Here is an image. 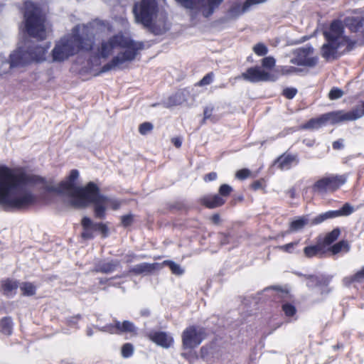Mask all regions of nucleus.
I'll return each mask as SVG.
<instances>
[{
  "label": "nucleus",
  "mask_w": 364,
  "mask_h": 364,
  "mask_svg": "<svg viewBox=\"0 0 364 364\" xmlns=\"http://www.w3.org/2000/svg\"><path fill=\"white\" fill-rule=\"evenodd\" d=\"M101 22V21H100ZM105 24L114 25L112 31L101 36H96L92 49L89 50L93 55L95 65L100 64V59H106L114 50H119L118 54L108 63L103 70L124 68L136 57L137 52L142 48L140 43L134 42L128 37L121 34V31L127 26L126 19L122 18L119 21L114 20L112 23Z\"/></svg>",
  "instance_id": "nucleus-1"
},
{
  "label": "nucleus",
  "mask_w": 364,
  "mask_h": 364,
  "mask_svg": "<svg viewBox=\"0 0 364 364\" xmlns=\"http://www.w3.org/2000/svg\"><path fill=\"white\" fill-rule=\"evenodd\" d=\"M0 178L2 179L3 186L7 188L9 191V198L11 200H19L23 198H27V201L20 206H13L9 203H0L4 207H9L14 209L23 210L32 207L38 203V197L30 191L23 192L20 194H16L13 191L21 186L29 183H41L43 185V190L48 193H55L58 194H64L75 191L79 187L65 180L60 181L57 186H53V181H47L38 175H29L24 171H17L8 166L0 168Z\"/></svg>",
  "instance_id": "nucleus-2"
},
{
  "label": "nucleus",
  "mask_w": 364,
  "mask_h": 364,
  "mask_svg": "<svg viewBox=\"0 0 364 364\" xmlns=\"http://www.w3.org/2000/svg\"><path fill=\"white\" fill-rule=\"evenodd\" d=\"M114 27V25L105 24L97 20L75 26L72 35L57 42L52 51L53 60L63 61L80 50L88 51L92 49L96 36L110 32Z\"/></svg>",
  "instance_id": "nucleus-3"
},
{
  "label": "nucleus",
  "mask_w": 364,
  "mask_h": 364,
  "mask_svg": "<svg viewBox=\"0 0 364 364\" xmlns=\"http://www.w3.org/2000/svg\"><path fill=\"white\" fill-rule=\"evenodd\" d=\"M72 206L85 208L93 204L94 215L96 218L104 219L106 216V203L108 198L101 193L100 188L93 181H89L84 187L76 188L70 193Z\"/></svg>",
  "instance_id": "nucleus-4"
},
{
  "label": "nucleus",
  "mask_w": 364,
  "mask_h": 364,
  "mask_svg": "<svg viewBox=\"0 0 364 364\" xmlns=\"http://www.w3.org/2000/svg\"><path fill=\"white\" fill-rule=\"evenodd\" d=\"M323 35L326 42L321 48V54L328 60L336 58L346 50L352 49L355 44L343 34V26L339 21L332 22Z\"/></svg>",
  "instance_id": "nucleus-5"
},
{
  "label": "nucleus",
  "mask_w": 364,
  "mask_h": 364,
  "mask_svg": "<svg viewBox=\"0 0 364 364\" xmlns=\"http://www.w3.org/2000/svg\"><path fill=\"white\" fill-rule=\"evenodd\" d=\"M26 26L28 33L33 38L43 39L50 28L40 9L31 1L25 3Z\"/></svg>",
  "instance_id": "nucleus-6"
},
{
  "label": "nucleus",
  "mask_w": 364,
  "mask_h": 364,
  "mask_svg": "<svg viewBox=\"0 0 364 364\" xmlns=\"http://www.w3.org/2000/svg\"><path fill=\"white\" fill-rule=\"evenodd\" d=\"M135 20L146 27H153L159 22V8L155 0H141L133 8Z\"/></svg>",
  "instance_id": "nucleus-7"
},
{
  "label": "nucleus",
  "mask_w": 364,
  "mask_h": 364,
  "mask_svg": "<svg viewBox=\"0 0 364 364\" xmlns=\"http://www.w3.org/2000/svg\"><path fill=\"white\" fill-rule=\"evenodd\" d=\"M346 181V174H331L316 181L312 189L320 194L333 193L341 188Z\"/></svg>",
  "instance_id": "nucleus-8"
},
{
  "label": "nucleus",
  "mask_w": 364,
  "mask_h": 364,
  "mask_svg": "<svg viewBox=\"0 0 364 364\" xmlns=\"http://www.w3.org/2000/svg\"><path fill=\"white\" fill-rule=\"evenodd\" d=\"M232 191L231 186L223 183L218 189V193L205 195L198 199V203L208 209L223 207L226 203V198L230 196Z\"/></svg>",
  "instance_id": "nucleus-9"
},
{
  "label": "nucleus",
  "mask_w": 364,
  "mask_h": 364,
  "mask_svg": "<svg viewBox=\"0 0 364 364\" xmlns=\"http://www.w3.org/2000/svg\"><path fill=\"white\" fill-rule=\"evenodd\" d=\"M181 5L190 10L192 14L200 12L203 16L212 15L223 0H176Z\"/></svg>",
  "instance_id": "nucleus-10"
},
{
  "label": "nucleus",
  "mask_w": 364,
  "mask_h": 364,
  "mask_svg": "<svg viewBox=\"0 0 364 364\" xmlns=\"http://www.w3.org/2000/svg\"><path fill=\"white\" fill-rule=\"evenodd\" d=\"M208 334L203 326L192 325L187 326L182 334L183 348L193 349L206 338Z\"/></svg>",
  "instance_id": "nucleus-11"
},
{
  "label": "nucleus",
  "mask_w": 364,
  "mask_h": 364,
  "mask_svg": "<svg viewBox=\"0 0 364 364\" xmlns=\"http://www.w3.org/2000/svg\"><path fill=\"white\" fill-rule=\"evenodd\" d=\"M342 122L337 111L325 112L317 117L311 118L300 126L304 130H317L327 124H336Z\"/></svg>",
  "instance_id": "nucleus-12"
},
{
  "label": "nucleus",
  "mask_w": 364,
  "mask_h": 364,
  "mask_svg": "<svg viewBox=\"0 0 364 364\" xmlns=\"http://www.w3.org/2000/svg\"><path fill=\"white\" fill-rule=\"evenodd\" d=\"M101 331L111 335L129 334L132 337L138 335V328L129 320L120 321L114 318L112 323L103 326Z\"/></svg>",
  "instance_id": "nucleus-13"
},
{
  "label": "nucleus",
  "mask_w": 364,
  "mask_h": 364,
  "mask_svg": "<svg viewBox=\"0 0 364 364\" xmlns=\"http://www.w3.org/2000/svg\"><path fill=\"white\" fill-rule=\"evenodd\" d=\"M81 225L82 228L81 237L84 240L94 239L95 232H100L103 238L108 236L109 229L106 224L103 223H94L92 219L87 216H84L82 218Z\"/></svg>",
  "instance_id": "nucleus-14"
},
{
  "label": "nucleus",
  "mask_w": 364,
  "mask_h": 364,
  "mask_svg": "<svg viewBox=\"0 0 364 364\" xmlns=\"http://www.w3.org/2000/svg\"><path fill=\"white\" fill-rule=\"evenodd\" d=\"M306 280V286L309 289L320 287V294L327 295L332 291L328 287L331 283L333 276L331 274H304Z\"/></svg>",
  "instance_id": "nucleus-15"
},
{
  "label": "nucleus",
  "mask_w": 364,
  "mask_h": 364,
  "mask_svg": "<svg viewBox=\"0 0 364 364\" xmlns=\"http://www.w3.org/2000/svg\"><path fill=\"white\" fill-rule=\"evenodd\" d=\"M354 212V208L349 203H345L339 210H328L317 215L311 221V225L321 224L324 221L335 218L348 216Z\"/></svg>",
  "instance_id": "nucleus-16"
},
{
  "label": "nucleus",
  "mask_w": 364,
  "mask_h": 364,
  "mask_svg": "<svg viewBox=\"0 0 364 364\" xmlns=\"http://www.w3.org/2000/svg\"><path fill=\"white\" fill-rule=\"evenodd\" d=\"M242 77L250 82H257L261 81H274L277 78V75L264 70L258 67L250 68L242 74Z\"/></svg>",
  "instance_id": "nucleus-17"
},
{
  "label": "nucleus",
  "mask_w": 364,
  "mask_h": 364,
  "mask_svg": "<svg viewBox=\"0 0 364 364\" xmlns=\"http://www.w3.org/2000/svg\"><path fill=\"white\" fill-rule=\"evenodd\" d=\"M31 61V57L27 48H17L10 54L9 60H8L10 65V72L14 68L23 66Z\"/></svg>",
  "instance_id": "nucleus-18"
},
{
  "label": "nucleus",
  "mask_w": 364,
  "mask_h": 364,
  "mask_svg": "<svg viewBox=\"0 0 364 364\" xmlns=\"http://www.w3.org/2000/svg\"><path fill=\"white\" fill-rule=\"evenodd\" d=\"M296 54V58L291 60L294 64L312 67L317 63V58L313 55V50L311 48L298 49Z\"/></svg>",
  "instance_id": "nucleus-19"
},
{
  "label": "nucleus",
  "mask_w": 364,
  "mask_h": 364,
  "mask_svg": "<svg viewBox=\"0 0 364 364\" xmlns=\"http://www.w3.org/2000/svg\"><path fill=\"white\" fill-rule=\"evenodd\" d=\"M341 122H354L364 116V101L360 100L349 112L337 110Z\"/></svg>",
  "instance_id": "nucleus-20"
},
{
  "label": "nucleus",
  "mask_w": 364,
  "mask_h": 364,
  "mask_svg": "<svg viewBox=\"0 0 364 364\" xmlns=\"http://www.w3.org/2000/svg\"><path fill=\"white\" fill-rule=\"evenodd\" d=\"M147 336L152 343L164 348H169L174 343L172 336L164 331H151Z\"/></svg>",
  "instance_id": "nucleus-21"
},
{
  "label": "nucleus",
  "mask_w": 364,
  "mask_h": 364,
  "mask_svg": "<svg viewBox=\"0 0 364 364\" xmlns=\"http://www.w3.org/2000/svg\"><path fill=\"white\" fill-rule=\"evenodd\" d=\"M267 0H246L242 5H233L228 11V18L233 19L248 11L253 6L264 3Z\"/></svg>",
  "instance_id": "nucleus-22"
},
{
  "label": "nucleus",
  "mask_w": 364,
  "mask_h": 364,
  "mask_svg": "<svg viewBox=\"0 0 364 364\" xmlns=\"http://www.w3.org/2000/svg\"><path fill=\"white\" fill-rule=\"evenodd\" d=\"M299 164V159L297 155H294L288 153H284L280 155L274 161V165L281 170H289L294 164Z\"/></svg>",
  "instance_id": "nucleus-23"
},
{
  "label": "nucleus",
  "mask_w": 364,
  "mask_h": 364,
  "mask_svg": "<svg viewBox=\"0 0 364 364\" xmlns=\"http://www.w3.org/2000/svg\"><path fill=\"white\" fill-rule=\"evenodd\" d=\"M120 264L119 260L112 259L109 262L105 260L98 261L94 266L92 272L95 273L110 274Z\"/></svg>",
  "instance_id": "nucleus-24"
},
{
  "label": "nucleus",
  "mask_w": 364,
  "mask_h": 364,
  "mask_svg": "<svg viewBox=\"0 0 364 364\" xmlns=\"http://www.w3.org/2000/svg\"><path fill=\"white\" fill-rule=\"evenodd\" d=\"M50 48V44L48 43H43L35 48H27L30 56L31 57V61L36 60L38 62L43 61L46 59L48 50Z\"/></svg>",
  "instance_id": "nucleus-25"
},
{
  "label": "nucleus",
  "mask_w": 364,
  "mask_h": 364,
  "mask_svg": "<svg viewBox=\"0 0 364 364\" xmlns=\"http://www.w3.org/2000/svg\"><path fill=\"white\" fill-rule=\"evenodd\" d=\"M4 166H0L1 167H3ZM3 181L0 178V203H9L13 206H20L22 205L23 203H25L27 201V198H22L19 200H11L9 198V191L8 189L4 188L2 185Z\"/></svg>",
  "instance_id": "nucleus-26"
},
{
  "label": "nucleus",
  "mask_w": 364,
  "mask_h": 364,
  "mask_svg": "<svg viewBox=\"0 0 364 364\" xmlns=\"http://www.w3.org/2000/svg\"><path fill=\"white\" fill-rule=\"evenodd\" d=\"M304 253L306 258H313L317 256L322 257L326 253L325 247L318 241L314 245L307 246L304 249Z\"/></svg>",
  "instance_id": "nucleus-27"
},
{
  "label": "nucleus",
  "mask_w": 364,
  "mask_h": 364,
  "mask_svg": "<svg viewBox=\"0 0 364 364\" xmlns=\"http://www.w3.org/2000/svg\"><path fill=\"white\" fill-rule=\"evenodd\" d=\"M364 282V266L354 274L346 276L343 279V284L346 287H350L353 284H362Z\"/></svg>",
  "instance_id": "nucleus-28"
},
{
  "label": "nucleus",
  "mask_w": 364,
  "mask_h": 364,
  "mask_svg": "<svg viewBox=\"0 0 364 364\" xmlns=\"http://www.w3.org/2000/svg\"><path fill=\"white\" fill-rule=\"evenodd\" d=\"M309 215L298 217L289 225V230L291 232L301 230L309 224Z\"/></svg>",
  "instance_id": "nucleus-29"
},
{
  "label": "nucleus",
  "mask_w": 364,
  "mask_h": 364,
  "mask_svg": "<svg viewBox=\"0 0 364 364\" xmlns=\"http://www.w3.org/2000/svg\"><path fill=\"white\" fill-rule=\"evenodd\" d=\"M341 234L340 228H335L331 232H328L325 234L324 237L320 241V242L326 248L328 246H331L336 241Z\"/></svg>",
  "instance_id": "nucleus-30"
},
{
  "label": "nucleus",
  "mask_w": 364,
  "mask_h": 364,
  "mask_svg": "<svg viewBox=\"0 0 364 364\" xmlns=\"http://www.w3.org/2000/svg\"><path fill=\"white\" fill-rule=\"evenodd\" d=\"M18 288V282L11 279H6L1 282V289L5 296H11L12 292L16 291Z\"/></svg>",
  "instance_id": "nucleus-31"
},
{
  "label": "nucleus",
  "mask_w": 364,
  "mask_h": 364,
  "mask_svg": "<svg viewBox=\"0 0 364 364\" xmlns=\"http://www.w3.org/2000/svg\"><path fill=\"white\" fill-rule=\"evenodd\" d=\"M327 247V249L326 248V252H329L333 255L339 254L343 250L346 252L350 250V245L347 240H340Z\"/></svg>",
  "instance_id": "nucleus-32"
},
{
  "label": "nucleus",
  "mask_w": 364,
  "mask_h": 364,
  "mask_svg": "<svg viewBox=\"0 0 364 364\" xmlns=\"http://www.w3.org/2000/svg\"><path fill=\"white\" fill-rule=\"evenodd\" d=\"M215 343H209L200 348V358L203 360L208 363H213V357L210 356L212 354V350L214 349Z\"/></svg>",
  "instance_id": "nucleus-33"
},
{
  "label": "nucleus",
  "mask_w": 364,
  "mask_h": 364,
  "mask_svg": "<svg viewBox=\"0 0 364 364\" xmlns=\"http://www.w3.org/2000/svg\"><path fill=\"white\" fill-rule=\"evenodd\" d=\"M13 324L10 317H3L0 321V331L4 335H11Z\"/></svg>",
  "instance_id": "nucleus-34"
},
{
  "label": "nucleus",
  "mask_w": 364,
  "mask_h": 364,
  "mask_svg": "<svg viewBox=\"0 0 364 364\" xmlns=\"http://www.w3.org/2000/svg\"><path fill=\"white\" fill-rule=\"evenodd\" d=\"M82 319V316L78 314L75 316L65 318L63 323L70 328L78 329L80 328L79 322H80Z\"/></svg>",
  "instance_id": "nucleus-35"
},
{
  "label": "nucleus",
  "mask_w": 364,
  "mask_h": 364,
  "mask_svg": "<svg viewBox=\"0 0 364 364\" xmlns=\"http://www.w3.org/2000/svg\"><path fill=\"white\" fill-rule=\"evenodd\" d=\"M183 101L184 95L183 93L175 92L168 97L166 104L168 107L178 106V105L182 104Z\"/></svg>",
  "instance_id": "nucleus-36"
},
{
  "label": "nucleus",
  "mask_w": 364,
  "mask_h": 364,
  "mask_svg": "<svg viewBox=\"0 0 364 364\" xmlns=\"http://www.w3.org/2000/svg\"><path fill=\"white\" fill-rule=\"evenodd\" d=\"M21 294L24 296H31L36 293V287L31 282H23L21 284Z\"/></svg>",
  "instance_id": "nucleus-37"
},
{
  "label": "nucleus",
  "mask_w": 364,
  "mask_h": 364,
  "mask_svg": "<svg viewBox=\"0 0 364 364\" xmlns=\"http://www.w3.org/2000/svg\"><path fill=\"white\" fill-rule=\"evenodd\" d=\"M213 107L206 106L203 110V119L202 120V124H205L206 121L210 120L213 123L218 121V118L213 114Z\"/></svg>",
  "instance_id": "nucleus-38"
},
{
  "label": "nucleus",
  "mask_w": 364,
  "mask_h": 364,
  "mask_svg": "<svg viewBox=\"0 0 364 364\" xmlns=\"http://www.w3.org/2000/svg\"><path fill=\"white\" fill-rule=\"evenodd\" d=\"M152 265L147 263H142L135 266L132 269L131 272L134 274L139 275L144 272H149L152 270Z\"/></svg>",
  "instance_id": "nucleus-39"
},
{
  "label": "nucleus",
  "mask_w": 364,
  "mask_h": 364,
  "mask_svg": "<svg viewBox=\"0 0 364 364\" xmlns=\"http://www.w3.org/2000/svg\"><path fill=\"white\" fill-rule=\"evenodd\" d=\"M266 188L267 181L263 178H261L257 181H253L250 184V189L253 191L261 190L263 193H267V189H265Z\"/></svg>",
  "instance_id": "nucleus-40"
},
{
  "label": "nucleus",
  "mask_w": 364,
  "mask_h": 364,
  "mask_svg": "<svg viewBox=\"0 0 364 364\" xmlns=\"http://www.w3.org/2000/svg\"><path fill=\"white\" fill-rule=\"evenodd\" d=\"M10 73V65L6 57L0 53V75Z\"/></svg>",
  "instance_id": "nucleus-41"
},
{
  "label": "nucleus",
  "mask_w": 364,
  "mask_h": 364,
  "mask_svg": "<svg viewBox=\"0 0 364 364\" xmlns=\"http://www.w3.org/2000/svg\"><path fill=\"white\" fill-rule=\"evenodd\" d=\"M134 353V346L131 343H124L121 348V354L123 358H129Z\"/></svg>",
  "instance_id": "nucleus-42"
},
{
  "label": "nucleus",
  "mask_w": 364,
  "mask_h": 364,
  "mask_svg": "<svg viewBox=\"0 0 364 364\" xmlns=\"http://www.w3.org/2000/svg\"><path fill=\"white\" fill-rule=\"evenodd\" d=\"M282 310L287 317H292L296 314V309L295 306L290 303H284L282 304Z\"/></svg>",
  "instance_id": "nucleus-43"
},
{
  "label": "nucleus",
  "mask_w": 364,
  "mask_h": 364,
  "mask_svg": "<svg viewBox=\"0 0 364 364\" xmlns=\"http://www.w3.org/2000/svg\"><path fill=\"white\" fill-rule=\"evenodd\" d=\"M252 50L255 53L259 56L265 55L268 52V48L267 46L261 43L255 45L252 48Z\"/></svg>",
  "instance_id": "nucleus-44"
},
{
  "label": "nucleus",
  "mask_w": 364,
  "mask_h": 364,
  "mask_svg": "<svg viewBox=\"0 0 364 364\" xmlns=\"http://www.w3.org/2000/svg\"><path fill=\"white\" fill-rule=\"evenodd\" d=\"M166 263L172 274L176 275H181L183 274V269L174 262L167 261Z\"/></svg>",
  "instance_id": "nucleus-45"
},
{
  "label": "nucleus",
  "mask_w": 364,
  "mask_h": 364,
  "mask_svg": "<svg viewBox=\"0 0 364 364\" xmlns=\"http://www.w3.org/2000/svg\"><path fill=\"white\" fill-rule=\"evenodd\" d=\"M251 176V171L248 168H242L235 172V178L240 180L244 181L246 178H248Z\"/></svg>",
  "instance_id": "nucleus-46"
},
{
  "label": "nucleus",
  "mask_w": 364,
  "mask_h": 364,
  "mask_svg": "<svg viewBox=\"0 0 364 364\" xmlns=\"http://www.w3.org/2000/svg\"><path fill=\"white\" fill-rule=\"evenodd\" d=\"M153 129V125L149 122H144L139 127V132L141 135H146Z\"/></svg>",
  "instance_id": "nucleus-47"
},
{
  "label": "nucleus",
  "mask_w": 364,
  "mask_h": 364,
  "mask_svg": "<svg viewBox=\"0 0 364 364\" xmlns=\"http://www.w3.org/2000/svg\"><path fill=\"white\" fill-rule=\"evenodd\" d=\"M262 65L265 69H272L275 66L276 60L273 57L264 58L261 61Z\"/></svg>",
  "instance_id": "nucleus-48"
},
{
  "label": "nucleus",
  "mask_w": 364,
  "mask_h": 364,
  "mask_svg": "<svg viewBox=\"0 0 364 364\" xmlns=\"http://www.w3.org/2000/svg\"><path fill=\"white\" fill-rule=\"evenodd\" d=\"M299 244V241L291 242L278 247V249L288 253H291L294 247Z\"/></svg>",
  "instance_id": "nucleus-49"
},
{
  "label": "nucleus",
  "mask_w": 364,
  "mask_h": 364,
  "mask_svg": "<svg viewBox=\"0 0 364 364\" xmlns=\"http://www.w3.org/2000/svg\"><path fill=\"white\" fill-rule=\"evenodd\" d=\"M134 222L133 215H123L121 216V223L124 228L129 227Z\"/></svg>",
  "instance_id": "nucleus-50"
},
{
  "label": "nucleus",
  "mask_w": 364,
  "mask_h": 364,
  "mask_svg": "<svg viewBox=\"0 0 364 364\" xmlns=\"http://www.w3.org/2000/svg\"><path fill=\"white\" fill-rule=\"evenodd\" d=\"M79 176V172L77 169H73L70 171L68 176L65 179V181L75 184L76 186V181Z\"/></svg>",
  "instance_id": "nucleus-51"
},
{
  "label": "nucleus",
  "mask_w": 364,
  "mask_h": 364,
  "mask_svg": "<svg viewBox=\"0 0 364 364\" xmlns=\"http://www.w3.org/2000/svg\"><path fill=\"white\" fill-rule=\"evenodd\" d=\"M214 75L213 73H210L207 74L205 77H203V79L198 82L199 85H206L210 84V82L213 80Z\"/></svg>",
  "instance_id": "nucleus-52"
},
{
  "label": "nucleus",
  "mask_w": 364,
  "mask_h": 364,
  "mask_svg": "<svg viewBox=\"0 0 364 364\" xmlns=\"http://www.w3.org/2000/svg\"><path fill=\"white\" fill-rule=\"evenodd\" d=\"M107 204H109L111 208L114 210L119 209L121 206V203L119 200L111 199L109 198H108V200L107 201L106 205Z\"/></svg>",
  "instance_id": "nucleus-53"
},
{
  "label": "nucleus",
  "mask_w": 364,
  "mask_h": 364,
  "mask_svg": "<svg viewBox=\"0 0 364 364\" xmlns=\"http://www.w3.org/2000/svg\"><path fill=\"white\" fill-rule=\"evenodd\" d=\"M349 21H350L351 26H358V28L360 27H363L364 26V18H349Z\"/></svg>",
  "instance_id": "nucleus-54"
},
{
  "label": "nucleus",
  "mask_w": 364,
  "mask_h": 364,
  "mask_svg": "<svg viewBox=\"0 0 364 364\" xmlns=\"http://www.w3.org/2000/svg\"><path fill=\"white\" fill-rule=\"evenodd\" d=\"M217 179L216 172H209L204 175L203 181L205 182L214 181Z\"/></svg>",
  "instance_id": "nucleus-55"
},
{
  "label": "nucleus",
  "mask_w": 364,
  "mask_h": 364,
  "mask_svg": "<svg viewBox=\"0 0 364 364\" xmlns=\"http://www.w3.org/2000/svg\"><path fill=\"white\" fill-rule=\"evenodd\" d=\"M332 147L335 150H339L343 148V139H339L334 141L332 144Z\"/></svg>",
  "instance_id": "nucleus-56"
},
{
  "label": "nucleus",
  "mask_w": 364,
  "mask_h": 364,
  "mask_svg": "<svg viewBox=\"0 0 364 364\" xmlns=\"http://www.w3.org/2000/svg\"><path fill=\"white\" fill-rule=\"evenodd\" d=\"M209 220H210L211 223L214 225H219L221 223V217L220 214L215 213L213 215L209 218Z\"/></svg>",
  "instance_id": "nucleus-57"
},
{
  "label": "nucleus",
  "mask_w": 364,
  "mask_h": 364,
  "mask_svg": "<svg viewBox=\"0 0 364 364\" xmlns=\"http://www.w3.org/2000/svg\"><path fill=\"white\" fill-rule=\"evenodd\" d=\"M296 69L294 67L284 66L281 68L280 72L282 74H290L295 72Z\"/></svg>",
  "instance_id": "nucleus-58"
},
{
  "label": "nucleus",
  "mask_w": 364,
  "mask_h": 364,
  "mask_svg": "<svg viewBox=\"0 0 364 364\" xmlns=\"http://www.w3.org/2000/svg\"><path fill=\"white\" fill-rule=\"evenodd\" d=\"M182 356L186 360H191L192 358H198V355H196V353L194 352V353H192V352H188V353H182Z\"/></svg>",
  "instance_id": "nucleus-59"
},
{
  "label": "nucleus",
  "mask_w": 364,
  "mask_h": 364,
  "mask_svg": "<svg viewBox=\"0 0 364 364\" xmlns=\"http://www.w3.org/2000/svg\"><path fill=\"white\" fill-rule=\"evenodd\" d=\"M343 92H328V97L331 100L342 97Z\"/></svg>",
  "instance_id": "nucleus-60"
},
{
  "label": "nucleus",
  "mask_w": 364,
  "mask_h": 364,
  "mask_svg": "<svg viewBox=\"0 0 364 364\" xmlns=\"http://www.w3.org/2000/svg\"><path fill=\"white\" fill-rule=\"evenodd\" d=\"M171 143L177 148H180L181 146V141L178 137L171 138Z\"/></svg>",
  "instance_id": "nucleus-61"
},
{
  "label": "nucleus",
  "mask_w": 364,
  "mask_h": 364,
  "mask_svg": "<svg viewBox=\"0 0 364 364\" xmlns=\"http://www.w3.org/2000/svg\"><path fill=\"white\" fill-rule=\"evenodd\" d=\"M136 258V256L134 254H129L125 256V262L126 263H132L133 262V259Z\"/></svg>",
  "instance_id": "nucleus-62"
},
{
  "label": "nucleus",
  "mask_w": 364,
  "mask_h": 364,
  "mask_svg": "<svg viewBox=\"0 0 364 364\" xmlns=\"http://www.w3.org/2000/svg\"><path fill=\"white\" fill-rule=\"evenodd\" d=\"M140 315L142 317H149L150 316V311L149 309H144L141 310Z\"/></svg>",
  "instance_id": "nucleus-63"
},
{
  "label": "nucleus",
  "mask_w": 364,
  "mask_h": 364,
  "mask_svg": "<svg viewBox=\"0 0 364 364\" xmlns=\"http://www.w3.org/2000/svg\"><path fill=\"white\" fill-rule=\"evenodd\" d=\"M296 92H282V95H285L287 99H293L295 97Z\"/></svg>",
  "instance_id": "nucleus-64"
}]
</instances>
